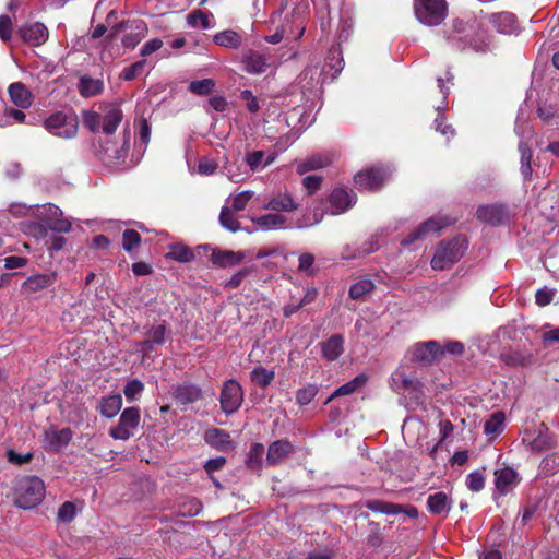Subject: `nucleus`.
<instances>
[{"label":"nucleus","mask_w":559,"mask_h":559,"mask_svg":"<svg viewBox=\"0 0 559 559\" xmlns=\"http://www.w3.org/2000/svg\"><path fill=\"white\" fill-rule=\"evenodd\" d=\"M45 493V484L39 477L23 476L14 487V501L20 508L32 509L43 501Z\"/></svg>","instance_id":"1"},{"label":"nucleus","mask_w":559,"mask_h":559,"mask_svg":"<svg viewBox=\"0 0 559 559\" xmlns=\"http://www.w3.org/2000/svg\"><path fill=\"white\" fill-rule=\"evenodd\" d=\"M122 110L116 104H108L104 107L103 114L86 111L83 116L85 127L92 132L103 131L105 134H112L122 121Z\"/></svg>","instance_id":"2"},{"label":"nucleus","mask_w":559,"mask_h":559,"mask_svg":"<svg viewBox=\"0 0 559 559\" xmlns=\"http://www.w3.org/2000/svg\"><path fill=\"white\" fill-rule=\"evenodd\" d=\"M467 249V241L463 237L441 242L431 260L433 270H445L457 262Z\"/></svg>","instance_id":"3"},{"label":"nucleus","mask_w":559,"mask_h":559,"mask_svg":"<svg viewBox=\"0 0 559 559\" xmlns=\"http://www.w3.org/2000/svg\"><path fill=\"white\" fill-rule=\"evenodd\" d=\"M322 214H314L313 219H307L305 222H297L295 224L288 223L285 215L280 213H267L261 215L259 217H252L251 221L260 230H277V229H286V228H306L313 226L322 221Z\"/></svg>","instance_id":"4"},{"label":"nucleus","mask_w":559,"mask_h":559,"mask_svg":"<svg viewBox=\"0 0 559 559\" xmlns=\"http://www.w3.org/2000/svg\"><path fill=\"white\" fill-rule=\"evenodd\" d=\"M414 10L421 24L436 26L445 19L448 8L445 0H415Z\"/></svg>","instance_id":"5"},{"label":"nucleus","mask_w":559,"mask_h":559,"mask_svg":"<svg viewBox=\"0 0 559 559\" xmlns=\"http://www.w3.org/2000/svg\"><path fill=\"white\" fill-rule=\"evenodd\" d=\"M44 126L52 135L72 139L78 133L79 121L72 112L57 111L45 120Z\"/></svg>","instance_id":"6"},{"label":"nucleus","mask_w":559,"mask_h":559,"mask_svg":"<svg viewBox=\"0 0 559 559\" xmlns=\"http://www.w3.org/2000/svg\"><path fill=\"white\" fill-rule=\"evenodd\" d=\"M141 420L140 409L138 407L126 408L120 416L119 425L109 430L110 437L117 440H128L138 428Z\"/></svg>","instance_id":"7"},{"label":"nucleus","mask_w":559,"mask_h":559,"mask_svg":"<svg viewBox=\"0 0 559 559\" xmlns=\"http://www.w3.org/2000/svg\"><path fill=\"white\" fill-rule=\"evenodd\" d=\"M390 171L384 167L367 168L356 174L355 186L359 190L374 191L382 187Z\"/></svg>","instance_id":"8"},{"label":"nucleus","mask_w":559,"mask_h":559,"mask_svg":"<svg viewBox=\"0 0 559 559\" xmlns=\"http://www.w3.org/2000/svg\"><path fill=\"white\" fill-rule=\"evenodd\" d=\"M219 401L221 407L226 414L237 412L243 401L241 385L236 380L226 381L222 388Z\"/></svg>","instance_id":"9"},{"label":"nucleus","mask_w":559,"mask_h":559,"mask_svg":"<svg viewBox=\"0 0 559 559\" xmlns=\"http://www.w3.org/2000/svg\"><path fill=\"white\" fill-rule=\"evenodd\" d=\"M454 223V219L448 216H433L426 222H424L417 229L409 234L408 238L402 241L403 245H411L412 242L424 238L430 234L438 233L445 226H449Z\"/></svg>","instance_id":"10"},{"label":"nucleus","mask_w":559,"mask_h":559,"mask_svg":"<svg viewBox=\"0 0 559 559\" xmlns=\"http://www.w3.org/2000/svg\"><path fill=\"white\" fill-rule=\"evenodd\" d=\"M126 27H128L130 32L124 34L121 39V44L127 49H134L139 43L147 35V26L145 22L135 20L130 23H120L116 25L112 31L117 33Z\"/></svg>","instance_id":"11"},{"label":"nucleus","mask_w":559,"mask_h":559,"mask_svg":"<svg viewBox=\"0 0 559 559\" xmlns=\"http://www.w3.org/2000/svg\"><path fill=\"white\" fill-rule=\"evenodd\" d=\"M298 207L299 203L287 191L273 194L263 205L264 210H270L280 214L292 213L298 210Z\"/></svg>","instance_id":"12"},{"label":"nucleus","mask_w":559,"mask_h":559,"mask_svg":"<svg viewBox=\"0 0 559 559\" xmlns=\"http://www.w3.org/2000/svg\"><path fill=\"white\" fill-rule=\"evenodd\" d=\"M73 437L70 428H62L60 430L51 428L45 431L44 445L51 451L59 452L63 450Z\"/></svg>","instance_id":"13"},{"label":"nucleus","mask_w":559,"mask_h":559,"mask_svg":"<svg viewBox=\"0 0 559 559\" xmlns=\"http://www.w3.org/2000/svg\"><path fill=\"white\" fill-rule=\"evenodd\" d=\"M443 355L442 347L436 341L418 343L413 347V359L416 361L430 364Z\"/></svg>","instance_id":"14"},{"label":"nucleus","mask_w":559,"mask_h":559,"mask_svg":"<svg viewBox=\"0 0 559 559\" xmlns=\"http://www.w3.org/2000/svg\"><path fill=\"white\" fill-rule=\"evenodd\" d=\"M22 38L32 46H40L48 39L49 32L47 27L39 22L25 24L19 29Z\"/></svg>","instance_id":"15"},{"label":"nucleus","mask_w":559,"mask_h":559,"mask_svg":"<svg viewBox=\"0 0 559 559\" xmlns=\"http://www.w3.org/2000/svg\"><path fill=\"white\" fill-rule=\"evenodd\" d=\"M356 202V195L343 188L333 190L330 195L331 214L337 215L346 212Z\"/></svg>","instance_id":"16"},{"label":"nucleus","mask_w":559,"mask_h":559,"mask_svg":"<svg viewBox=\"0 0 559 559\" xmlns=\"http://www.w3.org/2000/svg\"><path fill=\"white\" fill-rule=\"evenodd\" d=\"M495 476L496 488L501 495L511 492L520 481L518 473L511 467L496 471Z\"/></svg>","instance_id":"17"},{"label":"nucleus","mask_w":559,"mask_h":559,"mask_svg":"<svg viewBox=\"0 0 559 559\" xmlns=\"http://www.w3.org/2000/svg\"><path fill=\"white\" fill-rule=\"evenodd\" d=\"M294 451V447L287 440H277L270 444L266 463L267 465H277L282 463Z\"/></svg>","instance_id":"18"},{"label":"nucleus","mask_w":559,"mask_h":559,"mask_svg":"<svg viewBox=\"0 0 559 559\" xmlns=\"http://www.w3.org/2000/svg\"><path fill=\"white\" fill-rule=\"evenodd\" d=\"M454 35L452 39H457L459 41H463L465 45L472 46L475 49H479V45L474 40L473 35L476 33L477 24L474 22L473 24L465 23L460 20H455L453 22Z\"/></svg>","instance_id":"19"},{"label":"nucleus","mask_w":559,"mask_h":559,"mask_svg":"<svg viewBox=\"0 0 559 559\" xmlns=\"http://www.w3.org/2000/svg\"><path fill=\"white\" fill-rule=\"evenodd\" d=\"M8 93L10 96L11 102L23 109L28 108L33 103V95L29 92V90L21 82L12 83L9 88Z\"/></svg>","instance_id":"20"},{"label":"nucleus","mask_w":559,"mask_h":559,"mask_svg":"<svg viewBox=\"0 0 559 559\" xmlns=\"http://www.w3.org/2000/svg\"><path fill=\"white\" fill-rule=\"evenodd\" d=\"M242 63L243 69L251 74L264 73L269 68L266 58L255 51H249L245 53L242 57Z\"/></svg>","instance_id":"21"},{"label":"nucleus","mask_w":559,"mask_h":559,"mask_svg":"<svg viewBox=\"0 0 559 559\" xmlns=\"http://www.w3.org/2000/svg\"><path fill=\"white\" fill-rule=\"evenodd\" d=\"M204 440L207 444L221 451L233 448L229 433L217 428L207 429L204 433Z\"/></svg>","instance_id":"22"},{"label":"nucleus","mask_w":559,"mask_h":559,"mask_svg":"<svg viewBox=\"0 0 559 559\" xmlns=\"http://www.w3.org/2000/svg\"><path fill=\"white\" fill-rule=\"evenodd\" d=\"M187 24L192 28L210 29L215 25L214 15L211 12L193 10L186 17Z\"/></svg>","instance_id":"23"},{"label":"nucleus","mask_w":559,"mask_h":559,"mask_svg":"<svg viewBox=\"0 0 559 559\" xmlns=\"http://www.w3.org/2000/svg\"><path fill=\"white\" fill-rule=\"evenodd\" d=\"M477 217L481 222L497 225L504 219L506 212L501 205H483L477 210Z\"/></svg>","instance_id":"24"},{"label":"nucleus","mask_w":559,"mask_h":559,"mask_svg":"<svg viewBox=\"0 0 559 559\" xmlns=\"http://www.w3.org/2000/svg\"><path fill=\"white\" fill-rule=\"evenodd\" d=\"M427 507L433 514L445 515L451 509V501L447 493L439 491L428 497Z\"/></svg>","instance_id":"25"},{"label":"nucleus","mask_w":559,"mask_h":559,"mask_svg":"<svg viewBox=\"0 0 559 559\" xmlns=\"http://www.w3.org/2000/svg\"><path fill=\"white\" fill-rule=\"evenodd\" d=\"M122 407V397L120 394H114L102 397L98 402V411L104 417H115Z\"/></svg>","instance_id":"26"},{"label":"nucleus","mask_w":559,"mask_h":559,"mask_svg":"<svg viewBox=\"0 0 559 559\" xmlns=\"http://www.w3.org/2000/svg\"><path fill=\"white\" fill-rule=\"evenodd\" d=\"M344 340L341 335H332L328 341L321 343V352L325 359L335 360L337 359L344 348Z\"/></svg>","instance_id":"27"},{"label":"nucleus","mask_w":559,"mask_h":559,"mask_svg":"<svg viewBox=\"0 0 559 559\" xmlns=\"http://www.w3.org/2000/svg\"><path fill=\"white\" fill-rule=\"evenodd\" d=\"M391 381H392V388L396 392H401L404 390L419 391L420 386H421L419 381L411 379L409 377H407L405 374V372L403 370H396L392 374Z\"/></svg>","instance_id":"28"},{"label":"nucleus","mask_w":559,"mask_h":559,"mask_svg":"<svg viewBox=\"0 0 559 559\" xmlns=\"http://www.w3.org/2000/svg\"><path fill=\"white\" fill-rule=\"evenodd\" d=\"M243 252L234 251H215L211 255V260L215 265L221 267L234 266L245 259Z\"/></svg>","instance_id":"29"},{"label":"nucleus","mask_w":559,"mask_h":559,"mask_svg":"<svg viewBox=\"0 0 559 559\" xmlns=\"http://www.w3.org/2000/svg\"><path fill=\"white\" fill-rule=\"evenodd\" d=\"M55 282L53 274H36L29 276L23 284V287L28 293H36L44 288L49 287Z\"/></svg>","instance_id":"30"},{"label":"nucleus","mask_w":559,"mask_h":559,"mask_svg":"<svg viewBox=\"0 0 559 559\" xmlns=\"http://www.w3.org/2000/svg\"><path fill=\"white\" fill-rule=\"evenodd\" d=\"M213 41L224 48L237 49L241 46V36L231 29H226L214 35Z\"/></svg>","instance_id":"31"},{"label":"nucleus","mask_w":559,"mask_h":559,"mask_svg":"<svg viewBox=\"0 0 559 559\" xmlns=\"http://www.w3.org/2000/svg\"><path fill=\"white\" fill-rule=\"evenodd\" d=\"M331 164L328 155H313L306 160L297 163V173L302 175L309 170L319 169Z\"/></svg>","instance_id":"32"},{"label":"nucleus","mask_w":559,"mask_h":559,"mask_svg":"<svg viewBox=\"0 0 559 559\" xmlns=\"http://www.w3.org/2000/svg\"><path fill=\"white\" fill-rule=\"evenodd\" d=\"M366 382L367 377L365 374H359L355 377L353 380L341 385L337 390H335L334 393L326 400L325 404L336 396L348 395L356 392L359 388L365 385Z\"/></svg>","instance_id":"33"},{"label":"nucleus","mask_w":559,"mask_h":559,"mask_svg":"<svg viewBox=\"0 0 559 559\" xmlns=\"http://www.w3.org/2000/svg\"><path fill=\"white\" fill-rule=\"evenodd\" d=\"M275 159V155H269L265 158V154L263 151H254L247 155L246 162L251 168V170L255 171L259 169H262L266 167L267 165L272 164Z\"/></svg>","instance_id":"34"},{"label":"nucleus","mask_w":559,"mask_h":559,"mask_svg":"<svg viewBox=\"0 0 559 559\" xmlns=\"http://www.w3.org/2000/svg\"><path fill=\"white\" fill-rule=\"evenodd\" d=\"M504 414L502 412H495L486 420L484 425V432L487 436L496 437L503 430Z\"/></svg>","instance_id":"35"},{"label":"nucleus","mask_w":559,"mask_h":559,"mask_svg":"<svg viewBox=\"0 0 559 559\" xmlns=\"http://www.w3.org/2000/svg\"><path fill=\"white\" fill-rule=\"evenodd\" d=\"M166 257L174 261L186 263L193 260L194 254L187 246L181 243H174L169 246V252L166 254Z\"/></svg>","instance_id":"36"},{"label":"nucleus","mask_w":559,"mask_h":559,"mask_svg":"<svg viewBox=\"0 0 559 559\" xmlns=\"http://www.w3.org/2000/svg\"><path fill=\"white\" fill-rule=\"evenodd\" d=\"M79 91L84 97L95 96L103 91V82L97 79L82 78L80 80Z\"/></svg>","instance_id":"37"},{"label":"nucleus","mask_w":559,"mask_h":559,"mask_svg":"<svg viewBox=\"0 0 559 559\" xmlns=\"http://www.w3.org/2000/svg\"><path fill=\"white\" fill-rule=\"evenodd\" d=\"M250 378L260 388H266L274 380L275 372L263 367H257L251 371Z\"/></svg>","instance_id":"38"},{"label":"nucleus","mask_w":559,"mask_h":559,"mask_svg":"<svg viewBox=\"0 0 559 559\" xmlns=\"http://www.w3.org/2000/svg\"><path fill=\"white\" fill-rule=\"evenodd\" d=\"M374 288L372 281L368 278H361L354 283L349 288V296L352 299L362 298L365 295L371 293Z\"/></svg>","instance_id":"39"},{"label":"nucleus","mask_w":559,"mask_h":559,"mask_svg":"<svg viewBox=\"0 0 559 559\" xmlns=\"http://www.w3.org/2000/svg\"><path fill=\"white\" fill-rule=\"evenodd\" d=\"M519 152L521 154V174L524 179H528L532 175L531 160H532V152L528 145L524 142L519 144Z\"/></svg>","instance_id":"40"},{"label":"nucleus","mask_w":559,"mask_h":559,"mask_svg":"<svg viewBox=\"0 0 559 559\" xmlns=\"http://www.w3.org/2000/svg\"><path fill=\"white\" fill-rule=\"evenodd\" d=\"M202 511V503L197 498H188L178 507V513L181 516H195Z\"/></svg>","instance_id":"41"},{"label":"nucleus","mask_w":559,"mask_h":559,"mask_svg":"<svg viewBox=\"0 0 559 559\" xmlns=\"http://www.w3.org/2000/svg\"><path fill=\"white\" fill-rule=\"evenodd\" d=\"M530 447L537 452L548 450L552 447V438L547 430H539L537 435L530 440Z\"/></svg>","instance_id":"42"},{"label":"nucleus","mask_w":559,"mask_h":559,"mask_svg":"<svg viewBox=\"0 0 559 559\" xmlns=\"http://www.w3.org/2000/svg\"><path fill=\"white\" fill-rule=\"evenodd\" d=\"M263 455H264V447H263V444L262 443H258V442L253 443L250 447V450H249V453H248V459L246 461L247 466L249 468H252V469L260 468L261 465H262Z\"/></svg>","instance_id":"43"},{"label":"nucleus","mask_w":559,"mask_h":559,"mask_svg":"<svg viewBox=\"0 0 559 559\" xmlns=\"http://www.w3.org/2000/svg\"><path fill=\"white\" fill-rule=\"evenodd\" d=\"M219 223L224 228L234 233L240 228L237 216L234 214L231 209L226 206L221 211Z\"/></svg>","instance_id":"44"},{"label":"nucleus","mask_w":559,"mask_h":559,"mask_svg":"<svg viewBox=\"0 0 559 559\" xmlns=\"http://www.w3.org/2000/svg\"><path fill=\"white\" fill-rule=\"evenodd\" d=\"M25 118L26 115L22 110L7 108L3 114H0V127H7L14 122H23Z\"/></svg>","instance_id":"45"},{"label":"nucleus","mask_w":559,"mask_h":559,"mask_svg":"<svg viewBox=\"0 0 559 559\" xmlns=\"http://www.w3.org/2000/svg\"><path fill=\"white\" fill-rule=\"evenodd\" d=\"M146 66V60L142 59L129 67H126L121 72V79L124 81H132L143 74Z\"/></svg>","instance_id":"46"},{"label":"nucleus","mask_w":559,"mask_h":559,"mask_svg":"<svg viewBox=\"0 0 559 559\" xmlns=\"http://www.w3.org/2000/svg\"><path fill=\"white\" fill-rule=\"evenodd\" d=\"M215 87V82L212 79H203L198 81H192L189 84V90L197 95H207Z\"/></svg>","instance_id":"47"},{"label":"nucleus","mask_w":559,"mask_h":559,"mask_svg":"<svg viewBox=\"0 0 559 559\" xmlns=\"http://www.w3.org/2000/svg\"><path fill=\"white\" fill-rule=\"evenodd\" d=\"M318 388L313 384H308L307 386L299 389L296 393L297 404L304 406L308 405L317 395Z\"/></svg>","instance_id":"48"},{"label":"nucleus","mask_w":559,"mask_h":559,"mask_svg":"<svg viewBox=\"0 0 559 559\" xmlns=\"http://www.w3.org/2000/svg\"><path fill=\"white\" fill-rule=\"evenodd\" d=\"M141 242V236L133 229H126L122 235V246L126 251H132Z\"/></svg>","instance_id":"49"},{"label":"nucleus","mask_w":559,"mask_h":559,"mask_svg":"<svg viewBox=\"0 0 559 559\" xmlns=\"http://www.w3.org/2000/svg\"><path fill=\"white\" fill-rule=\"evenodd\" d=\"M75 514V504L70 501H67L63 502L58 510V520L64 523H69L74 519Z\"/></svg>","instance_id":"50"},{"label":"nucleus","mask_w":559,"mask_h":559,"mask_svg":"<svg viewBox=\"0 0 559 559\" xmlns=\"http://www.w3.org/2000/svg\"><path fill=\"white\" fill-rule=\"evenodd\" d=\"M143 390H144V384L140 380L134 379L127 383L123 392H124L126 399L129 402H132L136 399L138 395H140L142 393Z\"/></svg>","instance_id":"51"},{"label":"nucleus","mask_w":559,"mask_h":559,"mask_svg":"<svg viewBox=\"0 0 559 559\" xmlns=\"http://www.w3.org/2000/svg\"><path fill=\"white\" fill-rule=\"evenodd\" d=\"M165 325L154 326L150 332V338L143 343V346L150 348L153 344H162L165 340Z\"/></svg>","instance_id":"52"},{"label":"nucleus","mask_w":559,"mask_h":559,"mask_svg":"<svg viewBox=\"0 0 559 559\" xmlns=\"http://www.w3.org/2000/svg\"><path fill=\"white\" fill-rule=\"evenodd\" d=\"M253 195H254V192L251 190H245V191H241L240 193L236 194L233 198V203H231L233 210L242 211L247 206L248 202L251 200V198Z\"/></svg>","instance_id":"53"},{"label":"nucleus","mask_w":559,"mask_h":559,"mask_svg":"<svg viewBox=\"0 0 559 559\" xmlns=\"http://www.w3.org/2000/svg\"><path fill=\"white\" fill-rule=\"evenodd\" d=\"M532 356L526 353L513 352L506 355V362L511 366H525L531 362Z\"/></svg>","instance_id":"54"},{"label":"nucleus","mask_w":559,"mask_h":559,"mask_svg":"<svg viewBox=\"0 0 559 559\" xmlns=\"http://www.w3.org/2000/svg\"><path fill=\"white\" fill-rule=\"evenodd\" d=\"M466 486L472 491H480L485 486V478L480 472H473L466 477Z\"/></svg>","instance_id":"55"},{"label":"nucleus","mask_w":559,"mask_h":559,"mask_svg":"<svg viewBox=\"0 0 559 559\" xmlns=\"http://www.w3.org/2000/svg\"><path fill=\"white\" fill-rule=\"evenodd\" d=\"M12 35V22L9 15H0V38L8 41Z\"/></svg>","instance_id":"56"},{"label":"nucleus","mask_w":559,"mask_h":559,"mask_svg":"<svg viewBox=\"0 0 559 559\" xmlns=\"http://www.w3.org/2000/svg\"><path fill=\"white\" fill-rule=\"evenodd\" d=\"M163 47V40L159 38H153L146 41L140 50L142 57H147Z\"/></svg>","instance_id":"57"},{"label":"nucleus","mask_w":559,"mask_h":559,"mask_svg":"<svg viewBox=\"0 0 559 559\" xmlns=\"http://www.w3.org/2000/svg\"><path fill=\"white\" fill-rule=\"evenodd\" d=\"M554 295H555V292L547 287L538 289L536 293V296H535L536 304L542 307L547 306L551 302Z\"/></svg>","instance_id":"58"},{"label":"nucleus","mask_w":559,"mask_h":559,"mask_svg":"<svg viewBox=\"0 0 559 559\" xmlns=\"http://www.w3.org/2000/svg\"><path fill=\"white\" fill-rule=\"evenodd\" d=\"M304 187L307 189L309 194L314 193L321 185V177L317 175H310L304 178Z\"/></svg>","instance_id":"59"},{"label":"nucleus","mask_w":559,"mask_h":559,"mask_svg":"<svg viewBox=\"0 0 559 559\" xmlns=\"http://www.w3.org/2000/svg\"><path fill=\"white\" fill-rule=\"evenodd\" d=\"M225 464L226 459L223 456H218L206 461V463L204 464V469L209 475H212L214 472L222 469Z\"/></svg>","instance_id":"60"},{"label":"nucleus","mask_w":559,"mask_h":559,"mask_svg":"<svg viewBox=\"0 0 559 559\" xmlns=\"http://www.w3.org/2000/svg\"><path fill=\"white\" fill-rule=\"evenodd\" d=\"M241 98L246 102L247 108L250 112H257L259 110L260 106L258 99L250 91H242Z\"/></svg>","instance_id":"61"},{"label":"nucleus","mask_w":559,"mask_h":559,"mask_svg":"<svg viewBox=\"0 0 559 559\" xmlns=\"http://www.w3.org/2000/svg\"><path fill=\"white\" fill-rule=\"evenodd\" d=\"M27 260L23 257L10 255L4 259V266L8 270L20 269L25 266Z\"/></svg>","instance_id":"62"},{"label":"nucleus","mask_w":559,"mask_h":559,"mask_svg":"<svg viewBox=\"0 0 559 559\" xmlns=\"http://www.w3.org/2000/svg\"><path fill=\"white\" fill-rule=\"evenodd\" d=\"M250 269H242L236 274H234L230 280L226 283V286L229 288H237L242 281L247 277V275L250 273Z\"/></svg>","instance_id":"63"},{"label":"nucleus","mask_w":559,"mask_h":559,"mask_svg":"<svg viewBox=\"0 0 559 559\" xmlns=\"http://www.w3.org/2000/svg\"><path fill=\"white\" fill-rule=\"evenodd\" d=\"M216 170V164L207 158H203L199 162L198 171L201 175H212Z\"/></svg>","instance_id":"64"}]
</instances>
